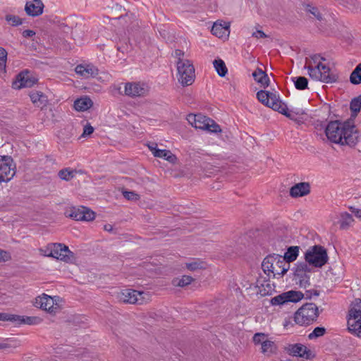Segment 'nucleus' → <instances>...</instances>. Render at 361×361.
I'll return each mask as SVG.
<instances>
[{
	"instance_id": "obj_1",
	"label": "nucleus",
	"mask_w": 361,
	"mask_h": 361,
	"mask_svg": "<svg viewBox=\"0 0 361 361\" xmlns=\"http://www.w3.org/2000/svg\"><path fill=\"white\" fill-rule=\"evenodd\" d=\"M326 135L331 142L341 145H354L357 142V131L353 121L329 122L325 128Z\"/></svg>"
},
{
	"instance_id": "obj_2",
	"label": "nucleus",
	"mask_w": 361,
	"mask_h": 361,
	"mask_svg": "<svg viewBox=\"0 0 361 361\" xmlns=\"http://www.w3.org/2000/svg\"><path fill=\"white\" fill-rule=\"evenodd\" d=\"M324 61L319 55H313L305 68L308 71L310 77L315 80H319L326 83H331L337 80L336 75L331 72V69L326 65L322 63Z\"/></svg>"
},
{
	"instance_id": "obj_3",
	"label": "nucleus",
	"mask_w": 361,
	"mask_h": 361,
	"mask_svg": "<svg viewBox=\"0 0 361 361\" xmlns=\"http://www.w3.org/2000/svg\"><path fill=\"white\" fill-rule=\"evenodd\" d=\"M290 267V265L283 258V256L276 254L267 256L262 264L264 272L267 275L273 274L276 278L283 276Z\"/></svg>"
},
{
	"instance_id": "obj_4",
	"label": "nucleus",
	"mask_w": 361,
	"mask_h": 361,
	"mask_svg": "<svg viewBox=\"0 0 361 361\" xmlns=\"http://www.w3.org/2000/svg\"><path fill=\"white\" fill-rule=\"evenodd\" d=\"M319 316L318 307L314 303H305L294 314V322L300 326H307L313 323Z\"/></svg>"
},
{
	"instance_id": "obj_5",
	"label": "nucleus",
	"mask_w": 361,
	"mask_h": 361,
	"mask_svg": "<svg viewBox=\"0 0 361 361\" xmlns=\"http://www.w3.org/2000/svg\"><path fill=\"white\" fill-rule=\"evenodd\" d=\"M187 121L192 126L196 129L207 130L211 133H217L221 132V128L218 123H216L212 118L200 114H189L187 116Z\"/></svg>"
},
{
	"instance_id": "obj_6",
	"label": "nucleus",
	"mask_w": 361,
	"mask_h": 361,
	"mask_svg": "<svg viewBox=\"0 0 361 361\" xmlns=\"http://www.w3.org/2000/svg\"><path fill=\"white\" fill-rule=\"evenodd\" d=\"M348 329L353 335L361 337V300L355 299L348 315Z\"/></svg>"
},
{
	"instance_id": "obj_7",
	"label": "nucleus",
	"mask_w": 361,
	"mask_h": 361,
	"mask_svg": "<svg viewBox=\"0 0 361 361\" xmlns=\"http://www.w3.org/2000/svg\"><path fill=\"white\" fill-rule=\"evenodd\" d=\"M61 299L58 296L51 297L44 293L35 299L34 306L55 315L61 309Z\"/></svg>"
},
{
	"instance_id": "obj_8",
	"label": "nucleus",
	"mask_w": 361,
	"mask_h": 361,
	"mask_svg": "<svg viewBox=\"0 0 361 361\" xmlns=\"http://www.w3.org/2000/svg\"><path fill=\"white\" fill-rule=\"evenodd\" d=\"M39 252L45 257H51L64 262H69L73 257V253L68 247L61 243L49 244L40 248Z\"/></svg>"
},
{
	"instance_id": "obj_9",
	"label": "nucleus",
	"mask_w": 361,
	"mask_h": 361,
	"mask_svg": "<svg viewBox=\"0 0 361 361\" xmlns=\"http://www.w3.org/2000/svg\"><path fill=\"white\" fill-rule=\"evenodd\" d=\"M178 80L183 86L190 85L195 80V68L190 61L179 59L177 61Z\"/></svg>"
},
{
	"instance_id": "obj_10",
	"label": "nucleus",
	"mask_w": 361,
	"mask_h": 361,
	"mask_svg": "<svg viewBox=\"0 0 361 361\" xmlns=\"http://www.w3.org/2000/svg\"><path fill=\"white\" fill-rule=\"evenodd\" d=\"M305 260L310 265L322 267L328 261L326 250L319 245L310 247L305 253Z\"/></svg>"
},
{
	"instance_id": "obj_11",
	"label": "nucleus",
	"mask_w": 361,
	"mask_h": 361,
	"mask_svg": "<svg viewBox=\"0 0 361 361\" xmlns=\"http://www.w3.org/2000/svg\"><path fill=\"white\" fill-rule=\"evenodd\" d=\"M118 298L123 302L142 305L151 300V295L149 292L125 289L121 291Z\"/></svg>"
},
{
	"instance_id": "obj_12",
	"label": "nucleus",
	"mask_w": 361,
	"mask_h": 361,
	"mask_svg": "<svg viewBox=\"0 0 361 361\" xmlns=\"http://www.w3.org/2000/svg\"><path fill=\"white\" fill-rule=\"evenodd\" d=\"M123 85L124 91L120 94L131 98L145 97L149 92V85L144 82H128Z\"/></svg>"
},
{
	"instance_id": "obj_13",
	"label": "nucleus",
	"mask_w": 361,
	"mask_h": 361,
	"mask_svg": "<svg viewBox=\"0 0 361 361\" xmlns=\"http://www.w3.org/2000/svg\"><path fill=\"white\" fill-rule=\"evenodd\" d=\"M305 298V295L300 290H290L283 292L271 299L272 305H284L288 303H297Z\"/></svg>"
},
{
	"instance_id": "obj_14",
	"label": "nucleus",
	"mask_w": 361,
	"mask_h": 361,
	"mask_svg": "<svg viewBox=\"0 0 361 361\" xmlns=\"http://www.w3.org/2000/svg\"><path fill=\"white\" fill-rule=\"evenodd\" d=\"M253 342L255 345H260L261 353L267 356L276 354L277 352V345L265 334H255L253 336Z\"/></svg>"
},
{
	"instance_id": "obj_15",
	"label": "nucleus",
	"mask_w": 361,
	"mask_h": 361,
	"mask_svg": "<svg viewBox=\"0 0 361 361\" xmlns=\"http://www.w3.org/2000/svg\"><path fill=\"white\" fill-rule=\"evenodd\" d=\"M310 269L305 262H298L294 268V276L296 283L302 288H307L310 286Z\"/></svg>"
},
{
	"instance_id": "obj_16",
	"label": "nucleus",
	"mask_w": 361,
	"mask_h": 361,
	"mask_svg": "<svg viewBox=\"0 0 361 361\" xmlns=\"http://www.w3.org/2000/svg\"><path fill=\"white\" fill-rule=\"evenodd\" d=\"M257 98L262 104L276 111L280 108L282 102L277 94L265 90L258 91Z\"/></svg>"
},
{
	"instance_id": "obj_17",
	"label": "nucleus",
	"mask_w": 361,
	"mask_h": 361,
	"mask_svg": "<svg viewBox=\"0 0 361 361\" xmlns=\"http://www.w3.org/2000/svg\"><path fill=\"white\" fill-rule=\"evenodd\" d=\"M65 214L76 221H88L95 217L94 212L85 207H70L66 211Z\"/></svg>"
},
{
	"instance_id": "obj_18",
	"label": "nucleus",
	"mask_w": 361,
	"mask_h": 361,
	"mask_svg": "<svg viewBox=\"0 0 361 361\" xmlns=\"http://www.w3.org/2000/svg\"><path fill=\"white\" fill-rule=\"evenodd\" d=\"M16 173L13 159H0V182L10 180Z\"/></svg>"
},
{
	"instance_id": "obj_19",
	"label": "nucleus",
	"mask_w": 361,
	"mask_h": 361,
	"mask_svg": "<svg viewBox=\"0 0 361 361\" xmlns=\"http://www.w3.org/2000/svg\"><path fill=\"white\" fill-rule=\"evenodd\" d=\"M285 351L291 356L310 359L311 351L302 343L288 344L284 348Z\"/></svg>"
},
{
	"instance_id": "obj_20",
	"label": "nucleus",
	"mask_w": 361,
	"mask_h": 361,
	"mask_svg": "<svg viewBox=\"0 0 361 361\" xmlns=\"http://www.w3.org/2000/svg\"><path fill=\"white\" fill-rule=\"evenodd\" d=\"M276 111L297 122H300L303 118V116L305 114V112L302 109H288L286 104L283 102H281L280 108H279Z\"/></svg>"
},
{
	"instance_id": "obj_21",
	"label": "nucleus",
	"mask_w": 361,
	"mask_h": 361,
	"mask_svg": "<svg viewBox=\"0 0 361 361\" xmlns=\"http://www.w3.org/2000/svg\"><path fill=\"white\" fill-rule=\"evenodd\" d=\"M37 80L32 78L30 72L26 71L18 75L16 80L13 82V85L16 89H21L23 87H30L35 84Z\"/></svg>"
},
{
	"instance_id": "obj_22",
	"label": "nucleus",
	"mask_w": 361,
	"mask_h": 361,
	"mask_svg": "<svg viewBox=\"0 0 361 361\" xmlns=\"http://www.w3.org/2000/svg\"><path fill=\"white\" fill-rule=\"evenodd\" d=\"M147 148L152 152V155L157 158H176L170 150L161 148V145L157 142H149L147 145Z\"/></svg>"
},
{
	"instance_id": "obj_23",
	"label": "nucleus",
	"mask_w": 361,
	"mask_h": 361,
	"mask_svg": "<svg viewBox=\"0 0 361 361\" xmlns=\"http://www.w3.org/2000/svg\"><path fill=\"white\" fill-rule=\"evenodd\" d=\"M75 73L84 78L95 77L98 69L92 64H79L75 68Z\"/></svg>"
},
{
	"instance_id": "obj_24",
	"label": "nucleus",
	"mask_w": 361,
	"mask_h": 361,
	"mask_svg": "<svg viewBox=\"0 0 361 361\" xmlns=\"http://www.w3.org/2000/svg\"><path fill=\"white\" fill-rule=\"evenodd\" d=\"M44 4L41 0H32L26 3L25 11L28 16H38L43 13Z\"/></svg>"
},
{
	"instance_id": "obj_25",
	"label": "nucleus",
	"mask_w": 361,
	"mask_h": 361,
	"mask_svg": "<svg viewBox=\"0 0 361 361\" xmlns=\"http://www.w3.org/2000/svg\"><path fill=\"white\" fill-rule=\"evenodd\" d=\"M310 192V185L308 183H299L291 187L290 195L293 197H300L308 195Z\"/></svg>"
},
{
	"instance_id": "obj_26",
	"label": "nucleus",
	"mask_w": 361,
	"mask_h": 361,
	"mask_svg": "<svg viewBox=\"0 0 361 361\" xmlns=\"http://www.w3.org/2000/svg\"><path fill=\"white\" fill-rule=\"evenodd\" d=\"M92 105V101L87 96L77 99L74 102V109L78 111H85L90 109Z\"/></svg>"
},
{
	"instance_id": "obj_27",
	"label": "nucleus",
	"mask_w": 361,
	"mask_h": 361,
	"mask_svg": "<svg viewBox=\"0 0 361 361\" xmlns=\"http://www.w3.org/2000/svg\"><path fill=\"white\" fill-rule=\"evenodd\" d=\"M228 28L229 25L226 23H214L211 32L214 35L220 38L228 35Z\"/></svg>"
},
{
	"instance_id": "obj_28",
	"label": "nucleus",
	"mask_w": 361,
	"mask_h": 361,
	"mask_svg": "<svg viewBox=\"0 0 361 361\" xmlns=\"http://www.w3.org/2000/svg\"><path fill=\"white\" fill-rule=\"evenodd\" d=\"M338 218V224L341 229L346 230L353 224L354 219L353 216L346 212L340 213Z\"/></svg>"
},
{
	"instance_id": "obj_29",
	"label": "nucleus",
	"mask_w": 361,
	"mask_h": 361,
	"mask_svg": "<svg viewBox=\"0 0 361 361\" xmlns=\"http://www.w3.org/2000/svg\"><path fill=\"white\" fill-rule=\"evenodd\" d=\"M206 265L205 262L198 258L190 259L185 263V268L190 271L205 269Z\"/></svg>"
},
{
	"instance_id": "obj_30",
	"label": "nucleus",
	"mask_w": 361,
	"mask_h": 361,
	"mask_svg": "<svg viewBox=\"0 0 361 361\" xmlns=\"http://www.w3.org/2000/svg\"><path fill=\"white\" fill-rule=\"evenodd\" d=\"M252 77L255 80L261 84L264 87H268L269 85V78L267 74L263 71L260 68H257L255 71L252 73Z\"/></svg>"
},
{
	"instance_id": "obj_31",
	"label": "nucleus",
	"mask_w": 361,
	"mask_h": 361,
	"mask_svg": "<svg viewBox=\"0 0 361 361\" xmlns=\"http://www.w3.org/2000/svg\"><path fill=\"white\" fill-rule=\"evenodd\" d=\"M30 97L32 103L38 107L42 108L47 104V97L41 92L33 91L30 94Z\"/></svg>"
},
{
	"instance_id": "obj_32",
	"label": "nucleus",
	"mask_w": 361,
	"mask_h": 361,
	"mask_svg": "<svg viewBox=\"0 0 361 361\" xmlns=\"http://www.w3.org/2000/svg\"><path fill=\"white\" fill-rule=\"evenodd\" d=\"M75 133V130L73 126H67L59 132V137L64 142H71L73 138Z\"/></svg>"
},
{
	"instance_id": "obj_33",
	"label": "nucleus",
	"mask_w": 361,
	"mask_h": 361,
	"mask_svg": "<svg viewBox=\"0 0 361 361\" xmlns=\"http://www.w3.org/2000/svg\"><path fill=\"white\" fill-rule=\"evenodd\" d=\"M194 281V279L188 275H183L180 278H175L172 280V284L176 287L183 288L190 284Z\"/></svg>"
},
{
	"instance_id": "obj_34",
	"label": "nucleus",
	"mask_w": 361,
	"mask_h": 361,
	"mask_svg": "<svg viewBox=\"0 0 361 361\" xmlns=\"http://www.w3.org/2000/svg\"><path fill=\"white\" fill-rule=\"evenodd\" d=\"M298 254L299 247L298 246H292L287 250L284 256H283V258L290 264L291 262H293L297 259Z\"/></svg>"
},
{
	"instance_id": "obj_35",
	"label": "nucleus",
	"mask_w": 361,
	"mask_h": 361,
	"mask_svg": "<svg viewBox=\"0 0 361 361\" xmlns=\"http://www.w3.org/2000/svg\"><path fill=\"white\" fill-rule=\"evenodd\" d=\"M214 68L217 72L218 75L221 77H224L226 75L228 69L224 61L222 59H218L213 61Z\"/></svg>"
},
{
	"instance_id": "obj_36",
	"label": "nucleus",
	"mask_w": 361,
	"mask_h": 361,
	"mask_svg": "<svg viewBox=\"0 0 361 361\" xmlns=\"http://www.w3.org/2000/svg\"><path fill=\"white\" fill-rule=\"evenodd\" d=\"M291 80L297 90H303L307 88L308 80L305 77H293Z\"/></svg>"
},
{
	"instance_id": "obj_37",
	"label": "nucleus",
	"mask_w": 361,
	"mask_h": 361,
	"mask_svg": "<svg viewBox=\"0 0 361 361\" xmlns=\"http://www.w3.org/2000/svg\"><path fill=\"white\" fill-rule=\"evenodd\" d=\"M350 81L353 85L361 83V63L353 71L350 75Z\"/></svg>"
},
{
	"instance_id": "obj_38",
	"label": "nucleus",
	"mask_w": 361,
	"mask_h": 361,
	"mask_svg": "<svg viewBox=\"0 0 361 361\" xmlns=\"http://www.w3.org/2000/svg\"><path fill=\"white\" fill-rule=\"evenodd\" d=\"M42 322V319L38 317H21L18 319V324H39Z\"/></svg>"
},
{
	"instance_id": "obj_39",
	"label": "nucleus",
	"mask_w": 361,
	"mask_h": 361,
	"mask_svg": "<svg viewBox=\"0 0 361 361\" xmlns=\"http://www.w3.org/2000/svg\"><path fill=\"white\" fill-rule=\"evenodd\" d=\"M361 109V94L352 99L350 109L355 114H357Z\"/></svg>"
},
{
	"instance_id": "obj_40",
	"label": "nucleus",
	"mask_w": 361,
	"mask_h": 361,
	"mask_svg": "<svg viewBox=\"0 0 361 361\" xmlns=\"http://www.w3.org/2000/svg\"><path fill=\"white\" fill-rule=\"evenodd\" d=\"M326 332V329L324 327H316L312 332L308 335L310 340L316 339L319 337L322 336Z\"/></svg>"
},
{
	"instance_id": "obj_41",
	"label": "nucleus",
	"mask_w": 361,
	"mask_h": 361,
	"mask_svg": "<svg viewBox=\"0 0 361 361\" xmlns=\"http://www.w3.org/2000/svg\"><path fill=\"white\" fill-rule=\"evenodd\" d=\"M7 59L6 51L0 47V71H5Z\"/></svg>"
},
{
	"instance_id": "obj_42",
	"label": "nucleus",
	"mask_w": 361,
	"mask_h": 361,
	"mask_svg": "<svg viewBox=\"0 0 361 361\" xmlns=\"http://www.w3.org/2000/svg\"><path fill=\"white\" fill-rule=\"evenodd\" d=\"M307 11L319 21L323 20L322 14L319 9L312 6H307Z\"/></svg>"
},
{
	"instance_id": "obj_43",
	"label": "nucleus",
	"mask_w": 361,
	"mask_h": 361,
	"mask_svg": "<svg viewBox=\"0 0 361 361\" xmlns=\"http://www.w3.org/2000/svg\"><path fill=\"white\" fill-rule=\"evenodd\" d=\"M73 171L66 169L61 170L59 173V176L61 179L68 180L73 177Z\"/></svg>"
},
{
	"instance_id": "obj_44",
	"label": "nucleus",
	"mask_w": 361,
	"mask_h": 361,
	"mask_svg": "<svg viewBox=\"0 0 361 361\" xmlns=\"http://www.w3.org/2000/svg\"><path fill=\"white\" fill-rule=\"evenodd\" d=\"M6 20L10 23L13 26H17L22 24L21 19L16 16L13 15H7L6 16Z\"/></svg>"
},
{
	"instance_id": "obj_45",
	"label": "nucleus",
	"mask_w": 361,
	"mask_h": 361,
	"mask_svg": "<svg viewBox=\"0 0 361 361\" xmlns=\"http://www.w3.org/2000/svg\"><path fill=\"white\" fill-rule=\"evenodd\" d=\"M0 319L3 321H11L18 323V319H20V316L15 314H0Z\"/></svg>"
},
{
	"instance_id": "obj_46",
	"label": "nucleus",
	"mask_w": 361,
	"mask_h": 361,
	"mask_svg": "<svg viewBox=\"0 0 361 361\" xmlns=\"http://www.w3.org/2000/svg\"><path fill=\"white\" fill-rule=\"evenodd\" d=\"M16 345L17 343L13 338H8L3 343H0V348H1L16 347Z\"/></svg>"
},
{
	"instance_id": "obj_47",
	"label": "nucleus",
	"mask_w": 361,
	"mask_h": 361,
	"mask_svg": "<svg viewBox=\"0 0 361 361\" xmlns=\"http://www.w3.org/2000/svg\"><path fill=\"white\" fill-rule=\"evenodd\" d=\"M305 298L307 299H311L314 297H317L319 295V292L317 290L315 289H310L307 290L305 293H304Z\"/></svg>"
},
{
	"instance_id": "obj_48",
	"label": "nucleus",
	"mask_w": 361,
	"mask_h": 361,
	"mask_svg": "<svg viewBox=\"0 0 361 361\" xmlns=\"http://www.w3.org/2000/svg\"><path fill=\"white\" fill-rule=\"evenodd\" d=\"M10 259H11L10 254L6 251H4V250L0 249V262H6V261L9 260Z\"/></svg>"
},
{
	"instance_id": "obj_49",
	"label": "nucleus",
	"mask_w": 361,
	"mask_h": 361,
	"mask_svg": "<svg viewBox=\"0 0 361 361\" xmlns=\"http://www.w3.org/2000/svg\"><path fill=\"white\" fill-rule=\"evenodd\" d=\"M94 131V128L90 125H86L83 128V133L81 135L82 137H86L91 135Z\"/></svg>"
},
{
	"instance_id": "obj_50",
	"label": "nucleus",
	"mask_w": 361,
	"mask_h": 361,
	"mask_svg": "<svg viewBox=\"0 0 361 361\" xmlns=\"http://www.w3.org/2000/svg\"><path fill=\"white\" fill-rule=\"evenodd\" d=\"M124 197L130 200H135L138 199V195L133 192H123Z\"/></svg>"
},
{
	"instance_id": "obj_51",
	"label": "nucleus",
	"mask_w": 361,
	"mask_h": 361,
	"mask_svg": "<svg viewBox=\"0 0 361 361\" xmlns=\"http://www.w3.org/2000/svg\"><path fill=\"white\" fill-rule=\"evenodd\" d=\"M349 209L350 212L355 215V216L357 219H361V209L356 208L355 207H349Z\"/></svg>"
},
{
	"instance_id": "obj_52",
	"label": "nucleus",
	"mask_w": 361,
	"mask_h": 361,
	"mask_svg": "<svg viewBox=\"0 0 361 361\" xmlns=\"http://www.w3.org/2000/svg\"><path fill=\"white\" fill-rule=\"evenodd\" d=\"M283 326L285 329H288L293 326V324L290 318H286L283 322Z\"/></svg>"
},
{
	"instance_id": "obj_53",
	"label": "nucleus",
	"mask_w": 361,
	"mask_h": 361,
	"mask_svg": "<svg viewBox=\"0 0 361 361\" xmlns=\"http://www.w3.org/2000/svg\"><path fill=\"white\" fill-rule=\"evenodd\" d=\"M252 36L256 38H265L267 37V35L262 30H257L256 32L252 33Z\"/></svg>"
},
{
	"instance_id": "obj_54",
	"label": "nucleus",
	"mask_w": 361,
	"mask_h": 361,
	"mask_svg": "<svg viewBox=\"0 0 361 361\" xmlns=\"http://www.w3.org/2000/svg\"><path fill=\"white\" fill-rule=\"evenodd\" d=\"M35 35V32L32 30H25L23 32V36L24 37H31Z\"/></svg>"
},
{
	"instance_id": "obj_55",
	"label": "nucleus",
	"mask_w": 361,
	"mask_h": 361,
	"mask_svg": "<svg viewBox=\"0 0 361 361\" xmlns=\"http://www.w3.org/2000/svg\"><path fill=\"white\" fill-rule=\"evenodd\" d=\"M175 54H176V56L178 57V59H182L181 56H183V55H184V53L181 50H179V49H176L175 51Z\"/></svg>"
},
{
	"instance_id": "obj_56",
	"label": "nucleus",
	"mask_w": 361,
	"mask_h": 361,
	"mask_svg": "<svg viewBox=\"0 0 361 361\" xmlns=\"http://www.w3.org/2000/svg\"><path fill=\"white\" fill-rule=\"evenodd\" d=\"M0 158L4 159V158H11V157H8L7 155H1L0 156Z\"/></svg>"
},
{
	"instance_id": "obj_57",
	"label": "nucleus",
	"mask_w": 361,
	"mask_h": 361,
	"mask_svg": "<svg viewBox=\"0 0 361 361\" xmlns=\"http://www.w3.org/2000/svg\"><path fill=\"white\" fill-rule=\"evenodd\" d=\"M109 227H111V225H109V227H107V226H105V229H106V230H109Z\"/></svg>"
},
{
	"instance_id": "obj_58",
	"label": "nucleus",
	"mask_w": 361,
	"mask_h": 361,
	"mask_svg": "<svg viewBox=\"0 0 361 361\" xmlns=\"http://www.w3.org/2000/svg\"><path fill=\"white\" fill-rule=\"evenodd\" d=\"M109 227H111V225H109V227H107V226H105V229H106V230H109Z\"/></svg>"
},
{
	"instance_id": "obj_59",
	"label": "nucleus",
	"mask_w": 361,
	"mask_h": 361,
	"mask_svg": "<svg viewBox=\"0 0 361 361\" xmlns=\"http://www.w3.org/2000/svg\"><path fill=\"white\" fill-rule=\"evenodd\" d=\"M109 227H111V225H109V227H107V226H105V229H106V230H109Z\"/></svg>"
}]
</instances>
